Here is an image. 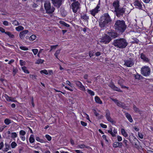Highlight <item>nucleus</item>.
<instances>
[{
  "mask_svg": "<svg viewBox=\"0 0 153 153\" xmlns=\"http://www.w3.org/2000/svg\"><path fill=\"white\" fill-rule=\"evenodd\" d=\"M4 97L6 100L8 102H15L16 101L14 100V98L9 97L7 94H5Z\"/></svg>",
  "mask_w": 153,
  "mask_h": 153,
  "instance_id": "obj_18",
  "label": "nucleus"
},
{
  "mask_svg": "<svg viewBox=\"0 0 153 153\" xmlns=\"http://www.w3.org/2000/svg\"><path fill=\"white\" fill-rule=\"evenodd\" d=\"M134 64V62L131 59H129L125 61L124 65L128 67H131Z\"/></svg>",
  "mask_w": 153,
  "mask_h": 153,
  "instance_id": "obj_11",
  "label": "nucleus"
},
{
  "mask_svg": "<svg viewBox=\"0 0 153 153\" xmlns=\"http://www.w3.org/2000/svg\"><path fill=\"white\" fill-rule=\"evenodd\" d=\"M106 117L108 121L112 122V120L110 117V112L108 110H106Z\"/></svg>",
  "mask_w": 153,
  "mask_h": 153,
  "instance_id": "obj_19",
  "label": "nucleus"
},
{
  "mask_svg": "<svg viewBox=\"0 0 153 153\" xmlns=\"http://www.w3.org/2000/svg\"><path fill=\"white\" fill-rule=\"evenodd\" d=\"M150 69L149 67L145 66L141 68V73L144 76H148L150 74Z\"/></svg>",
  "mask_w": 153,
  "mask_h": 153,
  "instance_id": "obj_6",
  "label": "nucleus"
},
{
  "mask_svg": "<svg viewBox=\"0 0 153 153\" xmlns=\"http://www.w3.org/2000/svg\"><path fill=\"white\" fill-rule=\"evenodd\" d=\"M32 51H33L34 55H36L38 52V50L37 49H32Z\"/></svg>",
  "mask_w": 153,
  "mask_h": 153,
  "instance_id": "obj_45",
  "label": "nucleus"
},
{
  "mask_svg": "<svg viewBox=\"0 0 153 153\" xmlns=\"http://www.w3.org/2000/svg\"><path fill=\"white\" fill-rule=\"evenodd\" d=\"M100 11V7L99 4H98L95 8L90 10L89 13L92 16H94Z\"/></svg>",
  "mask_w": 153,
  "mask_h": 153,
  "instance_id": "obj_7",
  "label": "nucleus"
},
{
  "mask_svg": "<svg viewBox=\"0 0 153 153\" xmlns=\"http://www.w3.org/2000/svg\"><path fill=\"white\" fill-rule=\"evenodd\" d=\"M124 82V80L123 79H121L118 81V83L120 85L122 88H126L128 89V87L124 86L123 85V84Z\"/></svg>",
  "mask_w": 153,
  "mask_h": 153,
  "instance_id": "obj_22",
  "label": "nucleus"
},
{
  "mask_svg": "<svg viewBox=\"0 0 153 153\" xmlns=\"http://www.w3.org/2000/svg\"><path fill=\"white\" fill-rule=\"evenodd\" d=\"M113 100L116 103L117 105L119 106L122 107L123 105V104L121 102H119L116 99H113Z\"/></svg>",
  "mask_w": 153,
  "mask_h": 153,
  "instance_id": "obj_26",
  "label": "nucleus"
},
{
  "mask_svg": "<svg viewBox=\"0 0 153 153\" xmlns=\"http://www.w3.org/2000/svg\"><path fill=\"white\" fill-rule=\"evenodd\" d=\"M6 127V126H4L0 128V132L2 131Z\"/></svg>",
  "mask_w": 153,
  "mask_h": 153,
  "instance_id": "obj_63",
  "label": "nucleus"
},
{
  "mask_svg": "<svg viewBox=\"0 0 153 153\" xmlns=\"http://www.w3.org/2000/svg\"><path fill=\"white\" fill-rule=\"evenodd\" d=\"M59 23L63 26H65L67 27H69L70 26L69 25L66 23L62 21H60L59 22Z\"/></svg>",
  "mask_w": 153,
  "mask_h": 153,
  "instance_id": "obj_31",
  "label": "nucleus"
},
{
  "mask_svg": "<svg viewBox=\"0 0 153 153\" xmlns=\"http://www.w3.org/2000/svg\"><path fill=\"white\" fill-rule=\"evenodd\" d=\"M117 140L119 142H120V141H121L122 140V137L118 135L117 136Z\"/></svg>",
  "mask_w": 153,
  "mask_h": 153,
  "instance_id": "obj_50",
  "label": "nucleus"
},
{
  "mask_svg": "<svg viewBox=\"0 0 153 153\" xmlns=\"http://www.w3.org/2000/svg\"><path fill=\"white\" fill-rule=\"evenodd\" d=\"M4 123L6 125H8L11 123V120L9 119L6 118L5 119Z\"/></svg>",
  "mask_w": 153,
  "mask_h": 153,
  "instance_id": "obj_32",
  "label": "nucleus"
},
{
  "mask_svg": "<svg viewBox=\"0 0 153 153\" xmlns=\"http://www.w3.org/2000/svg\"><path fill=\"white\" fill-rule=\"evenodd\" d=\"M5 33L8 35L10 38H13L14 37V35L9 32H5Z\"/></svg>",
  "mask_w": 153,
  "mask_h": 153,
  "instance_id": "obj_34",
  "label": "nucleus"
},
{
  "mask_svg": "<svg viewBox=\"0 0 153 153\" xmlns=\"http://www.w3.org/2000/svg\"><path fill=\"white\" fill-rule=\"evenodd\" d=\"M140 58L141 59H143L144 61L146 62L149 61L148 59L143 53H141L140 54Z\"/></svg>",
  "mask_w": 153,
  "mask_h": 153,
  "instance_id": "obj_23",
  "label": "nucleus"
},
{
  "mask_svg": "<svg viewBox=\"0 0 153 153\" xmlns=\"http://www.w3.org/2000/svg\"><path fill=\"white\" fill-rule=\"evenodd\" d=\"M114 27L116 30L122 33L124 32L126 27L124 22L123 20H120L116 21Z\"/></svg>",
  "mask_w": 153,
  "mask_h": 153,
  "instance_id": "obj_2",
  "label": "nucleus"
},
{
  "mask_svg": "<svg viewBox=\"0 0 153 153\" xmlns=\"http://www.w3.org/2000/svg\"><path fill=\"white\" fill-rule=\"evenodd\" d=\"M78 146L79 148L82 149L85 147V146L84 145H79Z\"/></svg>",
  "mask_w": 153,
  "mask_h": 153,
  "instance_id": "obj_57",
  "label": "nucleus"
},
{
  "mask_svg": "<svg viewBox=\"0 0 153 153\" xmlns=\"http://www.w3.org/2000/svg\"><path fill=\"white\" fill-rule=\"evenodd\" d=\"M29 140L30 142V143H33L35 141V139L34 137V135L33 134H31L30 135L29 137Z\"/></svg>",
  "mask_w": 153,
  "mask_h": 153,
  "instance_id": "obj_27",
  "label": "nucleus"
},
{
  "mask_svg": "<svg viewBox=\"0 0 153 153\" xmlns=\"http://www.w3.org/2000/svg\"><path fill=\"white\" fill-rule=\"evenodd\" d=\"M4 143L3 142H1L0 143V150L3 147Z\"/></svg>",
  "mask_w": 153,
  "mask_h": 153,
  "instance_id": "obj_56",
  "label": "nucleus"
},
{
  "mask_svg": "<svg viewBox=\"0 0 153 153\" xmlns=\"http://www.w3.org/2000/svg\"><path fill=\"white\" fill-rule=\"evenodd\" d=\"M44 7L47 13H51L54 11V8L51 7V4L49 1H46L45 2Z\"/></svg>",
  "mask_w": 153,
  "mask_h": 153,
  "instance_id": "obj_4",
  "label": "nucleus"
},
{
  "mask_svg": "<svg viewBox=\"0 0 153 153\" xmlns=\"http://www.w3.org/2000/svg\"><path fill=\"white\" fill-rule=\"evenodd\" d=\"M48 74H49L50 75H51L53 74V71L51 70H49L48 71Z\"/></svg>",
  "mask_w": 153,
  "mask_h": 153,
  "instance_id": "obj_62",
  "label": "nucleus"
},
{
  "mask_svg": "<svg viewBox=\"0 0 153 153\" xmlns=\"http://www.w3.org/2000/svg\"><path fill=\"white\" fill-rule=\"evenodd\" d=\"M108 132L111 134L112 137H115L117 133V129L114 128L113 130H108Z\"/></svg>",
  "mask_w": 153,
  "mask_h": 153,
  "instance_id": "obj_15",
  "label": "nucleus"
},
{
  "mask_svg": "<svg viewBox=\"0 0 153 153\" xmlns=\"http://www.w3.org/2000/svg\"><path fill=\"white\" fill-rule=\"evenodd\" d=\"M36 38V36L35 35H32L30 37L29 39L30 40L33 41Z\"/></svg>",
  "mask_w": 153,
  "mask_h": 153,
  "instance_id": "obj_42",
  "label": "nucleus"
},
{
  "mask_svg": "<svg viewBox=\"0 0 153 153\" xmlns=\"http://www.w3.org/2000/svg\"><path fill=\"white\" fill-rule=\"evenodd\" d=\"M121 131L122 134L125 137H126L128 136V134L125 131V130L123 128H122L121 130Z\"/></svg>",
  "mask_w": 153,
  "mask_h": 153,
  "instance_id": "obj_28",
  "label": "nucleus"
},
{
  "mask_svg": "<svg viewBox=\"0 0 153 153\" xmlns=\"http://www.w3.org/2000/svg\"><path fill=\"white\" fill-rule=\"evenodd\" d=\"M126 116L128 121L131 123L133 122V120L131 115L128 113H126L125 114Z\"/></svg>",
  "mask_w": 153,
  "mask_h": 153,
  "instance_id": "obj_21",
  "label": "nucleus"
},
{
  "mask_svg": "<svg viewBox=\"0 0 153 153\" xmlns=\"http://www.w3.org/2000/svg\"><path fill=\"white\" fill-rule=\"evenodd\" d=\"M24 29V27L21 26H19L16 27L15 29L17 31H19L20 30H23Z\"/></svg>",
  "mask_w": 153,
  "mask_h": 153,
  "instance_id": "obj_30",
  "label": "nucleus"
},
{
  "mask_svg": "<svg viewBox=\"0 0 153 153\" xmlns=\"http://www.w3.org/2000/svg\"><path fill=\"white\" fill-rule=\"evenodd\" d=\"M20 48L21 49L24 51H27L28 50V49L26 46H20Z\"/></svg>",
  "mask_w": 153,
  "mask_h": 153,
  "instance_id": "obj_44",
  "label": "nucleus"
},
{
  "mask_svg": "<svg viewBox=\"0 0 153 153\" xmlns=\"http://www.w3.org/2000/svg\"><path fill=\"white\" fill-rule=\"evenodd\" d=\"M52 1L55 6L59 7L62 4V2L64 1V0H52Z\"/></svg>",
  "mask_w": 153,
  "mask_h": 153,
  "instance_id": "obj_12",
  "label": "nucleus"
},
{
  "mask_svg": "<svg viewBox=\"0 0 153 153\" xmlns=\"http://www.w3.org/2000/svg\"><path fill=\"white\" fill-rule=\"evenodd\" d=\"M82 18L85 20H87L88 19L89 17L86 15H85L82 16Z\"/></svg>",
  "mask_w": 153,
  "mask_h": 153,
  "instance_id": "obj_52",
  "label": "nucleus"
},
{
  "mask_svg": "<svg viewBox=\"0 0 153 153\" xmlns=\"http://www.w3.org/2000/svg\"><path fill=\"white\" fill-rule=\"evenodd\" d=\"M44 62V60L41 59H39L36 60V64H42Z\"/></svg>",
  "mask_w": 153,
  "mask_h": 153,
  "instance_id": "obj_33",
  "label": "nucleus"
},
{
  "mask_svg": "<svg viewBox=\"0 0 153 153\" xmlns=\"http://www.w3.org/2000/svg\"><path fill=\"white\" fill-rule=\"evenodd\" d=\"M113 45L115 47L120 48H125L128 45L126 40L124 39H117L114 41Z\"/></svg>",
  "mask_w": 153,
  "mask_h": 153,
  "instance_id": "obj_1",
  "label": "nucleus"
},
{
  "mask_svg": "<svg viewBox=\"0 0 153 153\" xmlns=\"http://www.w3.org/2000/svg\"><path fill=\"white\" fill-rule=\"evenodd\" d=\"M111 88L113 90L118 91L121 92V90L118 87H116L114 85H111L110 86Z\"/></svg>",
  "mask_w": 153,
  "mask_h": 153,
  "instance_id": "obj_25",
  "label": "nucleus"
},
{
  "mask_svg": "<svg viewBox=\"0 0 153 153\" xmlns=\"http://www.w3.org/2000/svg\"><path fill=\"white\" fill-rule=\"evenodd\" d=\"M0 31L2 32V33H5V30L4 29L2 28L1 27H0Z\"/></svg>",
  "mask_w": 153,
  "mask_h": 153,
  "instance_id": "obj_59",
  "label": "nucleus"
},
{
  "mask_svg": "<svg viewBox=\"0 0 153 153\" xmlns=\"http://www.w3.org/2000/svg\"><path fill=\"white\" fill-rule=\"evenodd\" d=\"M11 137L14 139L17 137V135L16 132H12L11 133Z\"/></svg>",
  "mask_w": 153,
  "mask_h": 153,
  "instance_id": "obj_39",
  "label": "nucleus"
},
{
  "mask_svg": "<svg viewBox=\"0 0 153 153\" xmlns=\"http://www.w3.org/2000/svg\"><path fill=\"white\" fill-rule=\"evenodd\" d=\"M126 11L125 8H119L115 12L117 16L119 17L121 15H123Z\"/></svg>",
  "mask_w": 153,
  "mask_h": 153,
  "instance_id": "obj_8",
  "label": "nucleus"
},
{
  "mask_svg": "<svg viewBox=\"0 0 153 153\" xmlns=\"http://www.w3.org/2000/svg\"><path fill=\"white\" fill-rule=\"evenodd\" d=\"M95 102L99 104H102V102L101 100L100 99L99 97L97 96H96L95 97Z\"/></svg>",
  "mask_w": 153,
  "mask_h": 153,
  "instance_id": "obj_24",
  "label": "nucleus"
},
{
  "mask_svg": "<svg viewBox=\"0 0 153 153\" xmlns=\"http://www.w3.org/2000/svg\"><path fill=\"white\" fill-rule=\"evenodd\" d=\"M134 77L136 79H140L142 78V76L139 74H136L134 75Z\"/></svg>",
  "mask_w": 153,
  "mask_h": 153,
  "instance_id": "obj_35",
  "label": "nucleus"
},
{
  "mask_svg": "<svg viewBox=\"0 0 153 153\" xmlns=\"http://www.w3.org/2000/svg\"><path fill=\"white\" fill-rule=\"evenodd\" d=\"M134 4L136 7L139 9H142L143 3L140 0H135L134 2Z\"/></svg>",
  "mask_w": 153,
  "mask_h": 153,
  "instance_id": "obj_10",
  "label": "nucleus"
},
{
  "mask_svg": "<svg viewBox=\"0 0 153 153\" xmlns=\"http://www.w3.org/2000/svg\"><path fill=\"white\" fill-rule=\"evenodd\" d=\"M66 84L68 85L71 87H72V84H71V82L68 81H66Z\"/></svg>",
  "mask_w": 153,
  "mask_h": 153,
  "instance_id": "obj_58",
  "label": "nucleus"
},
{
  "mask_svg": "<svg viewBox=\"0 0 153 153\" xmlns=\"http://www.w3.org/2000/svg\"><path fill=\"white\" fill-rule=\"evenodd\" d=\"M87 92L91 96H94V92L91 90L88 89L87 90Z\"/></svg>",
  "mask_w": 153,
  "mask_h": 153,
  "instance_id": "obj_41",
  "label": "nucleus"
},
{
  "mask_svg": "<svg viewBox=\"0 0 153 153\" xmlns=\"http://www.w3.org/2000/svg\"><path fill=\"white\" fill-rule=\"evenodd\" d=\"M75 83L80 90L82 91H85V90L84 86L82 85L81 82L78 81H75Z\"/></svg>",
  "mask_w": 153,
  "mask_h": 153,
  "instance_id": "obj_13",
  "label": "nucleus"
},
{
  "mask_svg": "<svg viewBox=\"0 0 153 153\" xmlns=\"http://www.w3.org/2000/svg\"><path fill=\"white\" fill-rule=\"evenodd\" d=\"M100 126L102 127L103 128H106L107 127V126L106 125L102 123L100 124Z\"/></svg>",
  "mask_w": 153,
  "mask_h": 153,
  "instance_id": "obj_53",
  "label": "nucleus"
},
{
  "mask_svg": "<svg viewBox=\"0 0 153 153\" xmlns=\"http://www.w3.org/2000/svg\"><path fill=\"white\" fill-rule=\"evenodd\" d=\"M11 146L12 148L14 149L17 146V144L15 142H13L11 144Z\"/></svg>",
  "mask_w": 153,
  "mask_h": 153,
  "instance_id": "obj_37",
  "label": "nucleus"
},
{
  "mask_svg": "<svg viewBox=\"0 0 153 153\" xmlns=\"http://www.w3.org/2000/svg\"><path fill=\"white\" fill-rule=\"evenodd\" d=\"M75 151L77 153H83L80 150H75Z\"/></svg>",
  "mask_w": 153,
  "mask_h": 153,
  "instance_id": "obj_64",
  "label": "nucleus"
},
{
  "mask_svg": "<svg viewBox=\"0 0 153 153\" xmlns=\"http://www.w3.org/2000/svg\"><path fill=\"white\" fill-rule=\"evenodd\" d=\"M36 140L38 142L42 143L44 142V140L42 139H41L38 137H36Z\"/></svg>",
  "mask_w": 153,
  "mask_h": 153,
  "instance_id": "obj_40",
  "label": "nucleus"
},
{
  "mask_svg": "<svg viewBox=\"0 0 153 153\" xmlns=\"http://www.w3.org/2000/svg\"><path fill=\"white\" fill-rule=\"evenodd\" d=\"M12 23L13 25L15 26H17L19 25V22L16 20L12 21Z\"/></svg>",
  "mask_w": 153,
  "mask_h": 153,
  "instance_id": "obj_43",
  "label": "nucleus"
},
{
  "mask_svg": "<svg viewBox=\"0 0 153 153\" xmlns=\"http://www.w3.org/2000/svg\"><path fill=\"white\" fill-rule=\"evenodd\" d=\"M111 40L110 37L105 34L101 39V42L105 44L108 43Z\"/></svg>",
  "mask_w": 153,
  "mask_h": 153,
  "instance_id": "obj_9",
  "label": "nucleus"
},
{
  "mask_svg": "<svg viewBox=\"0 0 153 153\" xmlns=\"http://www.w3.org/2000/svg\"><path fill=\"white\" fill-rule=\"evenodd\" d=\"M71 8L73 12L76 13L80 10V4L78 1H75L71 4Z\"/></svg>",
  "mask_w": 153,
  "mask_h": 153,
  "instance_id": "obj_5",
  "label": "nucleus"
},
{
  "mask_svg": "<svg viewBox=\"0 0 153 153\" xmlns=\"http://www.w3.org/2000/svg\"><path fill=\"white\" fill-rule=\"evenodd\" d=\"M108 36L110 37V38L112 37L114 38L117 37V34L116 33L112 31L108 32Z\"/></svg>",
  "mask_w": 153,
  "mask_h": 153,
  "instance_id": "obj_17",
  "label": "nucleus"
},
{
  "mask_svg": "<svg viewBox=\"0 0 153 153\" xmlns=\"http://www.w3.org/2000/svg\"><path fill=\"white\" fill-rule=\"evenodd\" d=\"M45 137L48 141H50L51 140V137L49 135H46Z\"/></svg>",
  "mask_w": 153,
  "mask_h": 153,
  "instance_id": "obj_47",
  "label": "nucleus"
},
{
  "mask_svg": "<svg viewBox=\"0 0 153 153\" xmlns=\"http://www.w3.org/2000/svg\"><path fill=\"white\" fill-rule=\"evenodd\" d=\"M102 137L103 138V139L104 140H105L106 142H108V140L107 139L106 137V135H103L102 136Z\"/></svg>",
  "mask_w": 153,
  "mask_h": 153,
  "instance_id": "obj_54",
  "label": "nucleus"
},
{
  "mask_svg": "<svg viewBox=\"0 0 153 153\" xmlns=\"http://www.w3.org/2000/svg\"><path fill=\"white\" fill-rule=\"evenodd\" d=\"M3 24L5 26H8L9 25V24H10V23H9L7 21H5L3 22Z\"/></svg>",
  "mask_w": 153,
  "mask_h": 153,
  "instance_id": "obj_49",
  "label": "nucleus"
},
{
  "mask_svg": "<svg viewBox=\"0 0 153 153\" xmlns=\"http://www.w3.org/2000/svg\"><path fill=\"white\" fill-rule=\"evenodd\" d=\"M113 6L115 8L114 11L115 12L119 8L120 5L119 1L118 0L115 1L113 3Z\"/></svg>",
  "mask_w": 153,
  "mask_h": 153,
  "instance_id": "obj_14",
  "label": "nucleus"
},
{
  "mask_svg": "<svg viewBox=\"0 0 153 153\" xmlns=\"http://www.w3.org/2000/svg\"><path fill=\"white\" fill-rule=\"evenodd\" d=\"M89 54L90 57H91L93 55V52L92 51H90Z\"/></svg>",
  "mask_w": 153,
  "mask_h": 153,
  "instance_id": "obj_61",
  "label": "nucleus"
},
{
  "mask_svg": "<svg viewBox=\"0 0 153 153\" xmlns=\"http://www.w3.org/2000/svg\"><path fill=\"white\" fill-rule=\"evenodd\" d=\"M19 63L20 65L22 66L25 65L26 64L25 62L22 59L20 60Z\"/></svg>",
  "mask_w": 153,
  "mask_h": 153,
  "instance_id": "obj_38",
  "label": "nucleus"
},
{
  "mask_svg": "<svg viewBox=\"0 0 153 153\" xmlns=\"http://www.w3.org/2000/svg\"><path fill=\"white\" fill-rule=\"evenodd\" d=\"M138 136L140 139H143V135L141 133L139 132L138 133Z\"/></svg>",
  "mask_w": 153,
  "mask_h": 153,
  "instance_id": "obj_51",
  "label": "nucleus"
},
{
  "mask_svg": "<svg viewBox=\"0 0 153 153\" xmlns=\"http://www.w3.org/2000/svg\"><path fill=\"white\" fill-rule=\"evenodd\" d=\"M111 21L109 15L108 13L105 14L100 18V25L101 27H104L111 22Z\"/></svg>",
  "mask_w": 153,
  "mask_h": 153,
  "instance_id": "obj_3",
  "label": "nucleus"
},
{
  "mask_svg": "<svg viewBox=\"0 0 153 153\" xmlns=\"http://www.w3.org/2000/svg\"><path fill=\"white\" fill-rule=\"evenodd\" d=\"M133 108L134 109L135 111L137 112L138 111V109L136 108V106L135 105L134 106Z\"/></svg>",
  "mask_w": 153,
  "mask_h": 153,
  "instance_id": "obj_60",
  "label": "nucleus"
},
{
  "mask_svg": "<svg viewBox=\"0 0 153 153\" xmlns=\"http://www.w3.org/2000/svg\"><path fill=\"white\" fill-rule=\"evenodd\" d=\"M27 30H25L19 33V36L21 39L24 38L25 35L28 32Z\"/></svg>",
  "mask_w": 153,
  "mask_h": 153,
  "instance_id": "obj_16",
  "label": "nucleus"
},
{
  "mask_svg": "<svg viewBox=\"0 0 153 153\" xmlns=\"http://www.w3.org/2000/svg\"><path fill=\"white\" fill-rule=\"evenodd\" d=\"M60 50H57L56 51V52H55V53L54 54V55H55V57L57 58L58 56L60 53Z\"/></svg>",
  "mask_w": 153,
  "mask_h": 153,
  "instance_id": "obj_46",
  "label": "nucleus"
},
{
  "mask_svg": "<svg viewBox=\"0 0 153 153\" xmlns=\"http://www.w3.org/2000/svg\"><path fill=\"white\" fill-rule=\"evenodd\" d=\"M22 69L23 71L25 73L29 74V72L27 69V68L25 66H24L22 67Z\"/></svg>",
  "mask_w": 153,
  "mask_h": 153,
  "instance_id": "obj_29",
  "label": "nucleus"
},
{
  "mask_svg": "<svg viewBox=\"0 0 153 153\" xmlns=\"http://www.w3.org/2000/svg\"><path fill=\"white\" fill-rule=\"evenodd\" d=\"M40 73L42 74H44L46 75L48 74V71L46 69L41 70L40 71Z\"/></svg>",
  "mask_w": 153,
  "mask_h": 153,
  "instance_id": "obj_36",
  "label": "nucleus"
},
{
  "mask_svg": "<svg viewBox=\"0 0 153 153\" xmlns=\"http://www.w3.org/2000/svg\"><path fill=\"white\" fill-rule=\"evenodd\" d=\"M26 134L25 132L23 130H21L19 132L20 134L22 136Z\"/></svg>",
  "mask_w": 153,
  "mask_h": 153,
  "instance_id": "obj_48",
  "label": "nucleus"
},
{
  "mask_svg": "<svg viewBox=\"0 0 153 153\" xmlns=\"http://www.w3.org/2000/svg\"><path fill=\"white\" fill-rule=\"evenodd\" d=\"M81 123L82 126H86L87 124L86 123H85V122L82 121H81Z\"/></svg>",
  "mask_w": 153,
  "mask_h": 153,
  "instance_id": "obj_55",
  "label": "nucleus"
},
{
  "mask_svg": "<svg viewBox=\"0 0 153 153\" xmlns=\"http://www.w3.org/2000/svg\"><path fill=\"white\" fill-rule=\"evenodd\" d=\"M122 146V143H120L118 142H115L113 144V147L116 148L118 147H121Z\"/></svg>",
  "mask_w": 153,
  "mask_h": 153,
  "instance_id": "obj_20",
  "label": "nucleus"
}]
</instances>
